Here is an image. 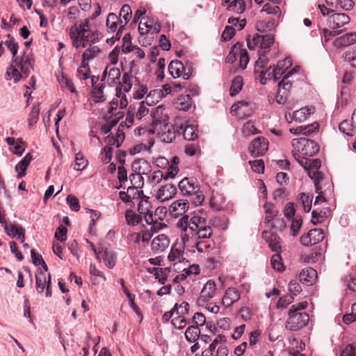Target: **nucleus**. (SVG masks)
I'll use <instances>...</instances> for the list:
<instances>
[{"label":"nucleus","mask_w":356,"mask_h":356,"mask_svg":"<svg viewBox=\"0 0 356 356\" xmlns=\"http://www.w3.org/2000/svg\"><path fill=\"white\" fill-rule=\"evenodd\" d=\"M238 58H239L241 67L245 69L249 62V56L247 50L242 48L239 43H236L232 47L226 60L227 63H233Z\"/></svg>","instance_id":"obj_11"},{"label":"nucleus","mask_w":356,"mask_h":356,"mask_svg":"<svg viewBox=\"0 0 356 356\" xmlns=\"http://www.w3.org/2000/svg\"><path fill=\"white\" fill-rule=\"evenodd\" d=\"M151 273L154 274L155 279L161 284H164L168 278V268H153Z\"/></svg>","instance_id":"obj_46"},{"label":"nucleus","mask_w":356,"mask_h":356,"mask_svg":"<svg viewBox=\"0 0 356 356\" xmlns=\"http://www.w3.org/2000/svg\"><path fill=\"white\" fill-rule=\"evenodd\" d=\"M36 290L38 293H41L46 290L45 296L49 298L51 296V275L48 272L47 266H44V269H38L35 273Z\"/></svg>","instance_id":"obj_9"},{"label":"nucleus","mask_w":356,"mask_h":356,"mask_svg":"<svg viewBox=\"0 0 356 356\" xmlns=\"http://www.w3.org/2000/svg\"><path fill=\"white\" fill-rule=\"evenodd\" d=\"M262 40L261 49L268 48L274 41L273 38L270 35H262L254 34L252 36V41L258 42V40Z\"/></svg>","instance_id":"obj_47"},{"label":"nucleus","mask_w":356,"mask_h":356,"mask_svg":"<svg viewBox=\"0 0 356 356\" xmlns=\"http://www.w3.org/2000/svg\"><path fill=\"white\" fill-rule=\"evenodd\" d=\"M268 149V140L263 136H259L251 142L248 150L252 156L257 157L263 156Z\"/></svg>","instance_id":"obj_15"},{"label":"nucleus","mask_w":356,"mask_h":356,"mask_svg":"<svg viewBox=\"0 0 356 356\" xmlns=\"http://www.w3.org/2000/svg\"><path fill=\"white\" fill-rule=\"evenodd\" d=\"M170 261L173 263L174 269L175 271L181 269L180 265L183 266L185 263L184 259V251L181 249L172 247L168 257Z\"/></svg>","instance_id":"obj_32"},{"label":"nucleus","mask_w":356,"mask_h":356,"mask_svg":"<svg viewBox=\"0 0 356 356\" xmlns=\"http://www.w3.org/2000/svg\"><path fill=\"white\" fill-rule=\"evenodd\" d=\"M132 183L135 186H129L126 192L120 191L119 193L120 200L127 204H134V200L140 199L143 195V191L139 188L140 186H138V181H134Z\"/></svg>","instance_id":"obj_14"},{"label":"nucleus","mask_w":356,"mask_h":356,"mask_svg":"<svg viewBox=\"0 0 356 356\" xmlns=\"http://www.w3.org/2000/svg\"><path fill=\"white\" fill-rule=\"evenodd\" d=\"M192 104L193 102L189 95H181L176 101V107L180 111H188Z\"/></svg>","instance_id":"obj_42"},{"label":"nucleus","mask_w":356,"mask_h":356,"mask_svg":"<svg viewBox=\"0 0 356 356\" xmlns=\"http://www.w3.org/2000/svg\"><path fill=\"white\" fill-rule=\"evenodd\" d=\"M122 24V19H120L116 14L110 13L108 15L106 23L108 32L122 33L124 29L120 28Z\"/></svg>","instance_id":"obj_28"},{"label":"nucleus","mask_w":356,"mask_h":356,"mask_svg":"<svg viewBox=\"0 0 356 356\" xmlns=\"http://www.w3.org/2000/svg\"><path fill=\"white\" fill-rule=\"evenodd\" d=\"M113 147H105L100 153L99 158L104 163H108L112 159Z\"/></svg>","instance_id":"obj_63"},{"label":"nucleus","mask_w":356,"mask_h":356,"mask_svg":"<svg viewBox=\"0 0 356 356\" xmlns=\"http://www.w3.org/2000/svg\"><path fill=\"white\" fill-rule=\"evenodd\" d=\"M168 70L175 79L182 76L185 80H187L191 76L190 69L186 70L183 63L179 60L172 61L168 66Z\"/></svg>","instance_id":"obj_22"},{"label":"nucleus","mask_w":356,"mask_h":356,"mask_svg":"<svg viewBox=\"0 0 356 356\" xmlns=\"http://www.w3.org/2000/svg\"><path fill=\"white\" fill-rule=\"evenodd\" d=\"M89 60H83V55L81 56V65L77 70V76L80 79L86 80L90 77V70L88 62Z\"/></svg>","instance_id":"obj_44"},{"label":"nucleus","mask_w":356,"mask_h":356,"mask_svg":"<svg viewBox=\"0 0 356 356\" xmlns=\"http://www.w3.org/2000/svg\"><path fill=\"white\" fill-rule=\"evenodd\" d=\"M153 229L154 227H151L149 229H143L140 232L134 233L131 238L136 243H145L153 236Z\"/></svg>","instance_id":"obj_38"},{"label":"nucleus","mask_w":356,"mask_h":356,"mask_svg":"<svg viewBox=\"0 0 356 356\" xmlns=\"http://www.w3.org/2000/svg\"><path fill=\"white\" fill-rule=\"evenodd\" d=\"M153 130L154 133L156 132L161 141L165 143H172L176 136L173 126L168 122L154 127Z\"/></svg>","instance_id":"obj_13"},{"label":"nucleus","mask_w":356,"mask_h":356,"mask_svg":"<svg viewBox=\"0 0 356 356\" xmlns=\"http://www.w3.org/2000/svg\"><path fill=\"white\" fill-rule=\"evenodd\" d=\"M39 113H40L39 105L35 104L32 108V110L29 115V118L28 119L29 127L30 128H31L35 124H36L38 119Z\"/></svg>","instance_id":"obj_60"},{"label":"nucleus","mask_w":356,"mask_h":356,"mask_svg":"<svg viewBox=\"0 0 356 356\" xmlns=\"http://www.w3.org/2000/svg\"><path fill=\"white\" fill-rule=\"evenodd\" d=\"M307 306V302L293 305L289 310V318L286 327L290 330H298L306 326L309 321V315L302 312Z\"/></svg>","instance_id":"obj_6"},{"label":"nucleus","mask_w":356,"mask_h":356,"mask_svg":"<svg viewBox=\"0 0 356 356\" xmlns=\"http://www.w3.org/2000/svg\"><path fill=\"white\" fill-rule=\"evenodd\" d=\"M153 21L150 19L143 18L139 23L138 31L141 35L146 34L152 28Z\"/></svg>","instance_id":"obj_58"},{"label":"nucleus","mask_w":356,"mask_h":356,"mask_svg":"<svg viewBox=\"0 0 356 356\" xmlns=\"http://www.w3.org/2000/svg\"><path fill=\"white\" fill-rule=\"evenodd\" d=\"M200 335V330L197 326H189L186 332L185 337L186 340L190 343L195 342Z\"/></svg>","instance_id":"obj_43"},{"label":"nucleus","mask_w":356,"mask_h":356,"mask_svg":"<svg viewBox=\"0 0 356 356\" xmlns=\"http://www.w3.org/2000/svg\"><path fill=\"white\" fill-rule=\"evenodd\" d=\"M150 116L154 127L167 123L168 120V109L164 105H159L152 110Z\"/></svg>","instance_id":"obj_19"},{"label":"nucleus","mask_w":356,"mask_h":356,"mask_svg":"<svg viewBox=\"0 0 356 356\" xmlns=\"http://www.w3.org/2000/svg\"><path fill=\"white\" fill-rule=\"evenodd\" d=\"M299 201L302 203L304 211L309 212L312 208V197L309 194L301 193L299 195Z\"/></svg>","instance_id":"obj_56"},{"label":"nucleus","mask_w":356,"mask_h":356,"mask_svg":"<svg viewBox=\"0 0 356 356\" xmlns=\"http://www.w3.org/2000/svg\"><path fill=\"white\" fill-rule=\"evenodd\" d=\"M57 80L63 88L68 89L72 92H76L75 87L72 81L63 73H59L57 75Z\"/></svg>","instance_id":"obj_49"},{"label":"nucleus","mask_w":356,"mask_h":356,"mask_svg":"<svg viewBox=\"0 0 356 356\" xmlns=\"http://www.w3.org/2000/svg\"><path fill=\"white\" fill-rule=\"evenodd\" d=\"M354 124L353 123H350L348 120H343L339 124V131L347 135V136H353L354 134Z\"/></svg>","instance_id":"obj_53"},{"label":"nucleus","mask_w":356,"mask_h":356,"mask_svg":"<svg viewBox=\"0 0 356 356\" xmlns=\"http://www.w3.org/2000/svg\"><path fill=\"white\" fill-rule=\"evenodd\" d=\"M302 220L300 216H295L291 221L290 227L291 233L293 236H296L300 231L302 226Z\"/></svg>","instance_id":"obj_61"},{"label":"nucleus","mask_w":356,"mask_h":356,"mask_svg":"<svg viewBox=\"0 0 356 356\" xmlns=\"http://www.w3.org/2000/svg\"><path fill=\"white\" fill-rule=\"evenodd\" d=\"M314 112V108L312 106H306L302 108L299 110L295 111L291 115L289 113V116L291 117V121H295L296 122L301 123L305 121L307 118Z\"/></svg>","instance_id":"obj_33"},{"label":"nucleus","mask_w":356,"mask_h":356,"mask_svg":"<svg viewBox=\"0 0 356 356\" xmlns=\"http://www.w3.org/2000/svg\"><path fill=\"white\" fill-rule=\"evenodd\" d=\"M263 238L268 243L270 248L275 252L280 250V238L277 234L268 231L262 232Z\"/></svg>","instance_id":"obj_35"},{"label":"nucleus","mask_w":356,"mask_h":356,"mask_svg":"<svg viewBox=\"0 0 356 356\" xmlns=\"http://www.w3.org/2000/svg\"><path fill=\"white\" fill-rule=\"evenodd\" d=\"M68 35L74 47L85 49L82 54L83 60H91L101 53V49L96 45L99 41L100 33L92 26L90 19L74 23L70 28Z\"/></svg>","instance_id":"obj_1"},{"label":"nucleus","mask_w":356,"mask_h":356,"mask_svg":"<svg viewBox=\"0 0 356 356\" xmlns=\"http://www.w3.org/2000/svg\"><path fill=\"white\" fill-rule=\"evenodd\" d=\"M171 323L175 328L181 330L186 326L188 321L184 316L177 315L172 318Z\"/></svg>","instance_id":"obj_64"},{"label":"nucleus","mask_w":356,"mask_h":356,"mask_svg":"<svg viewBox=\"0 0 356 356\" xmlns=\"http://www.w3.org/2000/svg\"><path fill=\"white\" fill-rule=\"evenodd\" d=\"M175 126L178 129V131L181 133L184 139L188 140H194L197 138L196 133V127L186 120H178L175 122Z\"/></svg>","instance_id":"obj_18"},{"label":"nucleus","mask_w":356,"mask_h":356,"mask_svg":"<svg viewBox=\"0 0 356 356\" xmlns=\"http://www.w3.org/2000/svg\"><path fill=\"white\" fill-rule=\"evenodd\" d=\"M22 56H16L7 68L5 78L6 80L13 79L15 83H17L22 78Z\"/></svg>","instance_id":"obj_12"},{"label":"nucleus","mask_w":356,"mask_h":356,"mask_svg":"<svg viewBox=\"0 0 356 356\" xmlns=\"http://www.w3.org/2000/svg\"><path fill=\"white\" fill-rule=\"evenodd\" d=\"M355 42H356V33L350 32L336 38L333 42V45L337 48H342Z\"/></svg>","instance_id":"obj_34"},{"label":"nucleus","mask_w":356,"mask_h":356,"mask_svg":"<svg viewBox=\"0 0 356 356\" xmlns=\"http://www.w3.org/2000/svg\"><path fill=\"white\" fill-rule=\"evenodd\" d=\"M140 199L138 204V211L145 218V216L149 215L152 211V204L148 197L143 195V197H140Z\"/></svg>","instance_id":"obj_40"},{"label":"nucleus","mask_w":356,"mask_h":356,"mask_svg":"<svg viewBox=\"0 0 356 356\" xmlns=\"http://www.w3.org/2000/svg\"><path fill=\"white\" fill-rule=\"evenodd\" d=\"M243 84V79L241 76H238L235 77L232 81L230 88V95L232 96L237 95L241 90Z\"/></svg>","instance_id":"obj_54"},{"label":"nucleus","mask_w":356,"mask_h":356,"mask_svg":"<svg viewBox=\"0 0 356 356\" xmlns=\"http://www.w3.org/2000/svg\"><path fill=\"white\" fill-rule=\"evenodd\" d=\"M125 218L128 225L134 226L139 224L142 218L132 210H127L125 213Z\"/></svg>","instance_id":"obj_51"},{"label":"nucleus","mask_w":356,"mask_h":356,"mask_svg":"<svg viewBox=\"0 0 356 356\" xmlns=\"http://www.w3.org/2000/svg\"><path fill=\"white\" fill-rule=\"evenodd\" d=\"M325 235L321 229H311L306 235H303L300 238L301 243L305 246L315 245L323 241Z\"/></svg>","instance_id":"obj_20"},{"label":"nucleus","mask_w":356,"mask_h":356,"mask_svg":"<svg viewBox=\"0 0 356 356\" xmlns=\"http://www.w3.org/2000/svg\"><path fill=\"white\" fill-rule=\"evenodd\" d=\"M178 163L179 159L177 157H174L171 165L165 171L157 170L153 173L150 172L147 175V181L149 184L155 186L161 183L163 179L167 180L168 179L175 178L179 170L178 168Z\"/></svg>","instance_id":"obj_7"},{"label":"nucleus","mask_w":356,"mask_h":356,"mask_svg":"<svg viewBox=\"0 0 356 356\" xmlns=\"http://www.w3.org/2000/svg\"><path fill=\"white\" fill-rule=\"evenodd\" d=\"M133 77L127 73H124L122 80L120 81L115 88V97L111 102L112 109L125 108L131 99L129 92L133 86Z\"/></svg>","instance_id":"obj_4"},{"label":"nucleus","mask_w":356,"mask_h":356,"mask_svg":"<svg viewBox=\"0 0 356 356\" xmlns=\"http://www.w3.org/2000/svg\"><path fill=\"white\" fill-rule=\"evenodd\" d=\"M177 193V188L175 185L168 184L161 186L156 192V197L161 202H165L172 199Z\"/></svg>","instance_id":"obj_29"},{"label":"nucleus","mask_w":356,"mask_h":356,"mask_svg":"<svg viewBox=\"0 0 356 356\" xmlns=\"http://www.w3.org/2000/svg\"><path fill=\"white\" fill-rule=\"evenodd\" d=\"M99 259L102 258L108 268H113L115 265L116 254L108 247H102L99 249Z\"/></svg>","instance_id":"obj_31"},{"label":"nucleus","mask_w":356,"mask_h":356,"mask_svg":"<svg viewBox=\"0 0 356 356\" xmlns=\"http://www.w3.org/2000/svg\"><path fill=\"white\" fill-rule=\"evenodd\" d=\"M299 163L307 171L309 177L314 180L316 191L318 192L319 190L318 185L322 179V173L318 171L321 165V161L318 159H309L306 158L301 159Z\"/></svg>","instance_id":"obj_8"},{"label":"nucleus","mask_w":356,"mask_h":356,"mask_svg":"<svg viewBox=\"0 0 356 356\" xmlns=\"http://www.w3.org/2000/svg\"><path fill=\"white\" fill-rule=\"evenodd\" d=\"M165 209L164 207H157L155 209L154 213H153L152 210L151 211L149 215L145 216V222L148 225H152V227H154V230H159L162 229L163 225L159 221L163 220L165 217Z\"/></svg>","instance_id":"obj_17"},{"label":"nucleus","mask_w":356,"mask_h":356,"mask_svg":"<svg viewBox=\"0 0 356 356\" xmlns=\"http://www.w3.org/2000/svg\"><path fill=\"white\" fill-rule=\"evenodd\" d=\"M189 209V202L186 200H178L173 202L169 207V213L173 218H182Z\"/></svg>","instance_id":"obj_21"},{"label":"nucleus","mask_w":356,"mask_h":356,"mask_svg":"<svg viewBox=\"0 0 356 356\" xmlns=\"http://www.w3.org/2000/svg\"><path fill=\"white\" fill-rule=\"evenodd\" d=\"M170 245V239L165 234H159L154 237L151 243L152 250L154 252H161Z\"/></svg>","instance_id":"obj_30"},{"label":"nucleus","mask_w":356,"mask_h":356,"mask_svg":"<svg viewBox=\"0 0 356 356\" xmlns=\"http://www.w3.org/2000/svg\"><path fill=\"white\" fill-rule=\"evenodd\" d=\"M350 17L345 13H334L327 19V24L332 29H337L348 24Z\"/></svg>","instance_id":"obj_26"},{"label":"nucleus","mask_w":356,"mask_h":356,"mask_svg":"<svg viewBox=\"0 0 356 356\" xmlns=\"http://www.w3.org/2000/svg\"><path fill=\"white\" fill-rule=\"evenodd\" d=\"M216 293V286L214 281L209 280L204 285L198 298L200 304L209 302Z\"/></svg>","instance_id":"obj_25"},{"label":"nucleus","mask_w":356,"mask_h":356,"mask_svg":"<svg viewBox=\"0 0 356 356\" xmlns=\"http://www.w3.org/2000/svg\"><path fill=\"white\" fill-rule=\"evenodd\" d=\"M124 140V134L122 132L117 133L116 137L113 136H108L105 139V143L108 147L115 146L118 147Z\"/></svg>","instance_id":"obj_48"},{"label":"nucleus","mask_w":356,"mask_h":356,"mask_svg":"<svg viewBox=\"0 0 356 356\" xmlns=\"http://www.w3.org/2000/svg\"><path fill=\"white\" fill-rule=\"evenodd\" d=\"M270 264L272 268L277 271H283L284 269L282 257L279 254H275L271 257Z\"/></svg>","instance_id":"obj_59"},{"label":"nucleus","mask_w":356,"mask_h":356,"mask_svg":"<svg viewBox=\"0 0 356 356\" xmlns=\"http://www.w3.org/2000/svg\"><path fill=\"white\" fill-rule=\"evenodd\" d=\"M181 241L189 243L191 238H209L213 231L207 219L202 214H195L191 218L188 216L180 218L176 224Z\"/></svg>","instance_id":"obj_3"},{"label":"nucleus","mask_w":356,"mask_h":356,"mask_svg":"<svg viewBox=\"0 0 356 356\" xmlns=\"http://www.w3.org/2000/svg\"><path fill=\"white\" fill-rule=\"evenodd\" d=\"M224 6L227 10L236 14H241L245 10V3L243 0H225Z\"/></svg>","instance_id":"obj_37"},{"label":"nucleus","mask_w":356,"mask_h":356,"mask_svg":"<svg viewBox=\"0 0 356 356\" xmlns=\"http://www.w3.org/2000/svg\"><path fill=\"white\" fill-rule=\"evenodd\" d=\"M291 145L292 155L298 163L301 159L314 156L319 151V146L315 141L305 138L293 139Z\"/></svg>","instance_id":"obj_5"},{"label":"nucleus","mask_w":356,"mask_h":356,"mask_svg":"<svg viewBox=\"0 0 356 356\" xmlns=\"http://www.w3.org/2000/svg\"><path fill=\"white\" fill-rule=\"evenodd\" d=\"M3 225L4 226L6 233L10 236H18V238H20L21 235L22 234V229L16 227L15 225H8L6 222Z\"/></svg>","instance_id":"obj_62"},{"label":"nucleus","mask_w":356,"mask_h":356,"mask_svg":"<svg viewBox=\"0 0 356 356\" xmlns=\"http://www.w3.org/2000/svg\"><path fill=\"white\" fill-rule=\"evenodd\" d=\"M240 298L241 293L236 288L233 286L228 287L225 289L222 296L221 300L222 305L225 309L229 308L234 303L238 302Z\"/></svg>","instance_id":"obj_23"},{"label":"nucleus","mask_w":356,"mask_h":356,"mask_svg":"<svg viewBox=\"0 0 356 356\" xmlns=\"http://www.w3.org/2000/svg\"><path fill=\"white\" fill-rule=\"evenodd\" d=\"M105 84L102 83L95 86L92 91V98L95 102H104L106 99L107 91L105 92Z\"/></svg>","instance_id":"obj_41"},{"label":"nucleus","mask_w":356,"mask_h":356,"mask_svg":"<svg viewBox=\"0 0 356 356\" xmlns=\"http://www.w3.org/2000/svg\"><path fill=\"white\" fill-rule=\"evenodd\" d=\"M261 13L273 15L277 16V18H279L282 15L280 7L277 5L271 4L270 3H265L263 8L261 10Z\"/></svg>","instance_id":"obj_50"},{"label":"nucleus","mask_w":356,"mask_h":356,"mask_svg":"<svg viewBox=\"0 0 356 356\" xmlns=\"http://www.w3.org/2000/svg\"><path fill=\"white\" fill-rule=\"evenodd\" d=\"M161 99V92L157 90H152L142 102H145V105L152 106L158 102Z\"/></svg>","instance_id":"obj_52"},{"label":"nucleus","mask_w":356,"mask_h":356,"mask_svg":"<svg viewBox=\"0 0 356 356\" xmlns=\"http://www.w3.org/2000/svg\"><path fill=\"white\" fill-rule=\"evenodd\" d=\"M179 188L183 195H193L199 190L200 186L194 179L186 177L179 181Z\"/></svg>","instance_id":"obj_27"},{"label":"nucleus","mask_w":356,"mask_h":356,"mask_svg":"<svg viewBox=\"0 0 356 356\" xmlns=\"http://www.w3.org/2000/svg\"><path fill=\"white\" fill-rule=\"evenodd\" d=\"M121 72L119 68L114 65H108L104 70L103 79L109 86H118L120 82Z\"/></svg>","instance_id":"obj_24"},{"label":"nucleus","mask_w":356,"mask_h":356,"mask_svg":"<svg viewBox=\"0 0 356 356\" xmlns=\"http://www.w3.org/2000/svg\"><path fill=\"white\" fill-rule=\"evenodd\" d=\"M317 278V272L312 268H307L300 273V281L307 285H312Z\"/></svg>","instance_id":"obj_36"},{"label":"nucleus","mask_w":356,"mask_h":356,"mask_svg":"<svg viewBox=\"0 0 356 356\" xmlns=\"http://www.w3.org/2000/svg\"><path fill=\"white\" fill-rule=\"evenodd\" d=\"M88 161L83 156L81 153H77L75 156V163L74 166V169L75 170H83L88 165Z\"/></svg>","instance_id":"obj_55"},{"label":"nucleus","mask_w":356,"mask_h":356,"mask_svg":"<svg viewBox=\"0 0 356 356\" xmlns=\"http://www.w3.org/2000/svg\"><path fill=\"white\" fill-rule=\"evenodd\" d=\"M254 109V105L247 101H241L231 107V113L238 118L250 116Z\"/></svg>","instance_id":"obj_16"},{"label":"nucleus","mask_w":356,"mask_h":356,"mask_svg":"<svg viewBox=\"0 0 356 356\" xmlns=\"http://www.w3.org/2000/svg\"><path fill=\"white\" fill-rule=\"evenodd\" d=\"M119 17L120 19L122 18V24H121L120 28H124L132 17V10L130 6L124 4L121 8Z\"/></svg>","instance_id":"obj_45"},{"label":"nucleus","mask_w":356,"mask_h":356,"mask_svg":"<svg viewBox=\"0 0 356 356\" xmlns=\"http://www.w3.org/2000/svg\"><path fill=\"white\" fill-rule=\"evenodd\" d=\"M241 131L243 135L245 137H248L259 133V131L255 128L254 124L251 121L245 122L243 125Z\"/></svg>","instance_id":"obj_57"},{"label":"nucleus","mask_w":356,"mask_h":356,"mask_svg":"<svg viewBox=\"0 0 356 356\" xmlns=\"http://www.w3.org/2000/svg\"><path fill=\"white\" fill-rule=\"evenodd\" d=\"M132 169L135 174L130 175L131 181H138V186H143L144 184L143 175H147L152 172L151 164L143 159L136 160L132 163Z\"/></svg>","instance_id":"obj_10"},{"label":"nucleus","mask_w":356,"mask_h":356,"mask_svg":"<svg viewBox=\"0 0 356 356\" xmlns=\"http://www.w3.org/2000/svg\"><path fill=\"white\" fill-rule=\"evenodd\" d=\"M203 239L202 238H191L190 243H186L184 241H181L184 248H187L190 250L195 251L197 250L200 252H203L204 250L209 247V245L204 243V242L200 241Z\"/></svg>","instance_id":"obj_39"},{"label":"nucleus","mask_w":356,"mask_h":356,"mask_svg":"<svg viewBox=\"0 0 356 356\" xmlns=\"http://www.w3.org/2000/svg\"><path fill=\"white\" fill-rule=\"evenodd\" d=\"M292 66V60L289 57L277 63L272 70L270 67L267 70L261 71V75H268V78L275 81L282 80L279 82V89L276 95V102L280 104H284L288 98L289 92L292 87L293 82L300 70V66Z\"/></svg>","instance_id":"obj_2"}]
</instances>
